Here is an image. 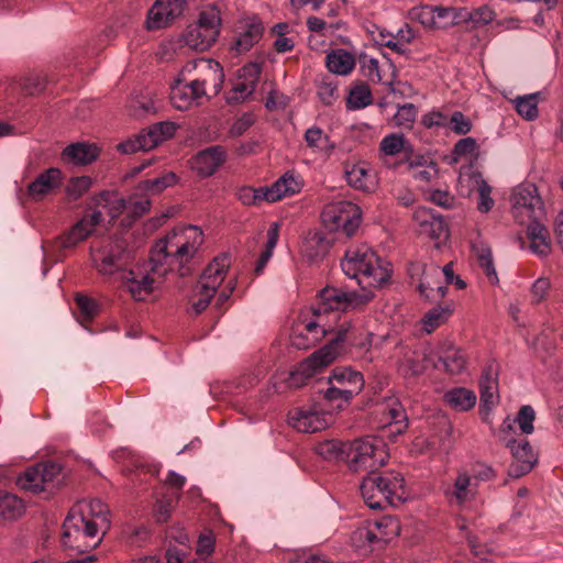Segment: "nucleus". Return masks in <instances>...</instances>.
Listing matches in <instances>:
<instances>
[{"label":"nucleus","mask_w":563,"mask_h":563,"mask_svg":"<svg viewBox=\"0 0 563 563\" xmlns=\"http://www.w3.org/2000/svg\"><path fill=\"white\" fill-rule=\"evenodd\" d=\"M18 485L27 492L37 494L44 492L43 481L40 472V465L27 468L18 477Z\"/></svg>","instance_id":"49530a36"},{"label":"nucleus","mask_w":563,"mask_h":563,"mask_svg":"<svg viewBox=\"0 0 563 563\" xmlns=\"http://www.w3.org/2000/svg\"><path fill=\"white\" fill-rule=\"evenodd\" d=\"M375 534L379 539L382 545H385L400 532L399 521L391 516L383 517L378 520L371 522Z\"/></svg>","instance_id":"58836bf2"},{"label":"nucleus","mask_w":563,"mask_h":563,"mask_svg":"<svg viewBox=\"0 0 563 563\" xmlns=\"http://www.w3.org/2000/svg\"><path fill=\"white\" fill-rule=\"evenodd\" d=\"M89 519L82 509L71 508L64 520L60 537L65 550L85 553L95 549L102 540V528Z\"/></svg>","instance_id":"39448f33"},{"label":"nucleus","mask_w":563,"mask_h":563,"mask_svg":"<svg viewBox=\"0 0 563 563\" xmlns=\"http://www.w3.org/2000/svg\"><path fill=\"white\" fill-rule=\"evenodd\" d=\"M213 98L191 74L185 75V68L180 70L179 77L172 86L170 101L178 110H187L191 107H198Z\"/></svg>","instance_id":"f8f14e48"},{"label":"nucleus","mask_w":563,"mask_h":563,"mask_svg":"<svg viewBox=\"0 0 563 563\" xmlns=\"http://www.w3.org/2000/svg\"><path fill=\"white\" fill-rule=\"evenodd\" d=\"M534 419H536L534 409L529 405H525L519 409L517 417L515 419V422H517L519 424V428L522 433L531 434L534 430V427H533Z\"/></svg>","instance_id":"4d7b16f0"},{"label":"nucleus","mask_w":563,"mask_h":563,"mask_svg":"<svg viewBox=\"0 0 563 563\" xmlns=\"http://www.w3.org/2000/svg\"><path fill=\"white\" fill-rule=\"evenodd\" d=\"M190 547L180 541V545L170 544L165 553L166 563H196L190 558Z\"/></svg>","instance_id":"864d4df0"},{"label":"nucleus","mask_w":563,"mask_h":563,"mask_svg":"<svg viewBox=\"0 0 563 563\" xmlns=\"http://www.w3.org/2000/svg\"><path fill=\"white\" fill-rule=\"evenodd\" d=\"M334 332V336L328 344L313 352L309 357L299 363L297 369L291 373V379L297 376L311 377L317 371L328 366L334 360L346 352L345 345L365 347L368 343L358 341L351 323L343 322L335 331L320 319L302 321L292 331L290 343L297 350L313 347L327 334Z\"/></svg>","instance_id":"f257e3e1"},{"label":"nucleus","mask_w":563,"mask_h":563,"mask_svg":"<svg viewBox=\"0 0 563 563\" xmlns=\"http://www.w3.org/2000/svg\"><path fill=\"white\" fill-rule=\"evenodd\" d=\"M514 103L517 112L526 120H533L538 117L537 95L517 97Z\"/></svg>","instance_id":"8fccbe9b"},{"label":"nucleus","mask_w":563,"mask_h":563,"mask_svg":"<svg viewBox=\"0 0 563 563\" xmlns=\"http://www.w3.org/2000/svg\"><path fill=\"white\" fill-rule=\"evenodd\" d=\"M344 175L347 184L357 190L371 192L376 186L375 176L364 164L346 166Z\"/></svg>","instance_id":"cd10ccee"},{"label":"nucleus","mask_w":563,"mask_h":563,"mask_svg":"<svg viewBox=\"0 0 563 563\" xmlns=\"http://www.w3.org/2000/svg\"><path fill=\"white\" fill-rule=\"evenodd\" d=\"M101 221L102 213L99 210H96L90 214H86L79 221H77L65 234L58 236L56 239V243L60 249L75 247L77 244L89 238Z\"/></svg>","instance_id":"f3484780"},{"label":"nucleus","mask_w":563,"mask_h":563,"mask_svg":"<svg viewBox=\"0 0 563 563\" xmlns=\"http://www.w3.org/2000/svg\"><path fill=\"white\" fill-rule=\"evenodd\" d=\"M330 385V387L323 390V398L331 407L341 410L353 397H347V395L341 393L342 389H338L333 384Z\"/></svg>","instance_id":"bf43d9fd"},{"label":"nucleus","mask_w":563,"mask_h":563,"mask_svg":"<svg viewBox=\"0 0 563 563\" xmlns=\"http://www.w3.org/2000/svg\"><path fill=\"white\" fill-rule=\"evenodd\" d=\"M386 416L388 419L387 428L391 435L402 434L408 428V418L400 404L393 402L388 406Z\"/></svg>","instance_id":"37998d69"},{"label":"nucleus","mask_w":563,"mask_h":563,"mask_svg":"<svg viewBox=\"0 0 563 563\" xmlns=\"http://www.w3.org/2000/svg\"><path fill=\"white\" fill-rule=\"evenodd\" d=\"M367 298L355 291H345L336 287L327 286L319 292V303L313 309L316 318L323 321V317L330 311H345L363 305Z\"/></svg>","instance_id":"4468645a"},{"label":"nucleus","mask_w":563,"mask_h":563,"mask_svg":"<svg viewBox=\"0 0 563 563\" xmlns=\"http://www.w3.org/2000/svg\"><path fill=\"white\" fill-rule=\"evenodd\" d=\"M261 74V66L250 63L239 70V81L232 87L227 97L228 103H240L250 97L255 88Z\"/></svg>","instance_id":"6ab92c4d"},{"label":"nucleus","mask_w":563,"mask_h":563,"mask_svg":"<svg viewBox=\"0 0 563 563\" xmlns=\"http://www.w3.org/2000/svg\"><path fill=\"white\" fill-rule=\"evenodd\" d=\"M334 238L330 233H310L301 245V254L309 262H318L329 253Z\"/></svg>","instance_id":"5701e85b"},{"label":"nucleus","mask_w":563,"mask_h":563,"mask_svg":"<svg viewBox=\"0 0 563 563\" xmlns=\"http://www.w3.org/2000/svg\"><path fill=\"white\" fill-rule=\"evenodd\" d=\"M349 442L328 440L317 446L318 454L327 461H345Z\"/></svg>","instance_id":"c03bdc74"},{"label":"nucleus","mask_w":563,"mask_h":563,"mask_svg":"<svg viewBox=\"0 0 563 563\" xmlns=\"http://www.w3.org/2000/svg\"><path fill=\"white\" fill-rule=\"evenodd\" d=\"M418 114V109L413 103L400 106L394 115L395 124L402 129H411Z\"/></svg>","instance_id":"603ef678"},{"label":"nucleus","mask_w":563,"mask_h":563,"mask_svg":"<svg viewBox=\"0 0 563 563\" xmlns=\"http://www.w3.org/2000/svg\"><path fill=\"white\" fill-rule=\"evenodd\" d=\"M292 427L299 432L314 433L324 430L331 423V416L310 409H297L290 418Z\"/></svg>","instance_id":"4be33fe9"},{"label":"nucleus","mask_w":563,"mask_h":563,"mask_svg":"<svg viewBox=\"0 0 563 563\" xmlns=\"http://www.w3.org/2000/svg\"><path fill=\"white\" fill-rule=\"evenodd\" d=\"M194 299L191 303V309L196 316L200 314L202 311L207 309L210 303V300L213 298L216 291H209V289H202L201 285L197 284L194 290Z\"/></svg>","instance_id":"13d9d810"},{"label":"nucleus","mask_w":563,"mask_h":563,"mask_svg":"<svg viewBox=\"0 0 563 563\" xmlns=\"http://www.w3.org/2000/svg\"><path fill=\"white\" fill-rule=\"evenodd\" d=\"M511 210L520 224L545 219L543 201L533 184H522L515 188L511 195Z\"/></svg>","instance_id":"9d476101"},{"label":"nucleus","mask_w":563,"mask_h":563,"mask_svg":"<svg viewBox=\"0 0 563 563\" xmlns=\"http://www.w3.org/2000/svg\"><path fill=\"white\" fill-rule=\"evenodd\" d=\"M472 251L477 260L478 265L484 269L485 274L493 284L498 283V276L495 269L493 253L490 246L477 238L472 241Z\"/></svg>","instance_id":"473e14b6"},{"label":"nucleus","mask_w":563,"mask_h":563,"mask_svg":"<svg viewBox=\"0 0 563 563\" xmlns=\"http://www.w3.org/2000/svg\"><path fill=\"white\" fill-rule=\"evenodd\" d=\"M229 264V258L227 256H218L213 258V261L202 272L197 284L201 285L202 289L217 291L218 287L224 280Z\"/></svg>","instance_id":"a878e982"},{"label":"nucleus","mask_w":563,"mask_h":563,"mask_svg":"<svg viewBox=\"0 0 563 563\" xmlns=\"http://www.w3.org/2000/svg\"><path fill=\"white\" fill-rule=\"evenodd\" d=\"M75 508L82 509L84 514L89 517V519L97 520L98 526L102 528V534H104L106 530L110 527V519L108 517L109 509L107 505H104L99 499H93L89 503H84Z\"/></svg>","instance_id":"ea45409f"},{"label":"nucleus","mask_w":563,"mask_h":563,"mask_svg":"<svg viewBox=\"0 0 563 563\" xmlns=\"http://www.w3.org/2000/svg\"><path fill=\"white\" fill-rule=\"evenodd\" d=\"M177 181L178 177L174 172H166L158 177L140 181L137 189L152 195H157L166 188L174 186Z\"/></svg>","instance_id":"79ce46f5"},{"label":"nucleus","mask_w":563,"mask_h":563,"mask_svg":"<svg viewBox=\"0 0 563 563\" xmlns=\"http://www.w3.org/2000/svg\"><path fill=\"white\" fill-rule=\"evenodd\" d=\"M434 29H444L454 23L455 14L450 8L433 7Z\"/></svg>","instance_id":"0e129e2a"},{"label":"nucleus","mask_w":563,"mask_h":563,"mask_svg":"<svg viewBox=\"0 0 563 563\" xmlns=\"http://www.w3.org/2000/svg\"><path fill=\"white\" fill-rule=\"evenodd\" d=\"M203 243V233L196 225L178 227L158 240L151 251L150 262L153 273L165 274L178 267L180 275L185 265L197 254Z\"/></svg>","instance_id":"f03ea898"},{"label":"nucleus","mask_w":563,"mask_h":563,"mask_svg":"<svg viewBox=\"0 0 563 563\" xmlns=\"http://www.w3.org/2000/svg\"><path fill=\"white\" fill-rule=\"evenodd\" d=\"M305 141L309 147L314 150H322L328 153L335 147L334 143L330 141L329 136L324 134L323 131L318 126H312L306 131Z\"/></svg>","instance_id":"09e8293b"},{"label":"nucleus","mask_w":563,"mask_h":563,"mask_svg":"<svg viewBox=\"0 0 563 563\" xmlns=\"http://www.w3.org/2000/svg\"><path fill=\"white\" fill-rule=\"evenodd\" d=\"M62 180V172L58 168L51 167L38 174L35 179L27 185L26 196L32 201H41L55 189L59 188Z\"/></svg>","instance_id":"aec40b11"},{"label":"nucleus","mask_w":563,"mask_h":563,"mask_svg":"<svg viewBox=\"0 0 563 563\" xmlns=\"http://www.w3.org/2000/svg\"><path fill=\"white\" fill-rule=\"evenodd\" d=\"M476 494V484L472 483L471 475L466 472H459L453 486L445 490V496L451 503L459 506L472 500Z\"/></svg>","instance_id":"bb28decb"},{"label":"nucleus","mask_w":563,"mask_h":563,"mask_svg":"<svg viewBox=\"0 0 563 563\" xmlns=\"http://www.w3.org/2000/svg\"><path fill=\"white\" fill-rule=\"evenodd\" d=\"M408 151L406 140L401 134H389L380 141V151L385 155H396L401 151Z\"/></svg>","instance_id":"5fc2aeb1"},{"label":"nucleus","mask_w":563,"mask_h":563,"mask_svg":"<svg viewBox=\"0 0 563 563\" xmlns=\"http://www.w3.org/2000/svg\"><path fill=\"white\" fill-rule=\"evenodd\" d=\"M176 132V125L168 121L157 122L142 130L134 139L118 144L117 148L123 154L137 151H150L161 142L170 139Z\"/></svg>","instance_id":"ddd939ff"},{"label":"nucleus","mask_w":563,"mask_h":563,"mask_svg":"<svg viewBox=\"0 0 563 563\" xmlns=\"http://www.w3.org/2000/svg\"><path fill=\"white\" fill-rule=\"evenodd\" d=\"M185 75L191 74L207 92L216 97L222 89L224 73L222 66L207 58H199L188 62L185 66Z\"/></svg>","instance_id":"2eb2a0df"},{"label":"nucleus","mask_w":563,"mask_h":563,"mask_svg":"<svg viewBox=\"0 0 563 563\" xmlns=\"http://www.w3.org/2000/svg\"><path fill=\"white\" fill-rule=\"evenodd\" d=\"M353 541L356 545L361 547L364 544H368L372 549L374 547H383L377 534H375L371 522L367 526L360 527L353 533Z\"/></svg>","instance_id":"6e6d98bb"},{"label":"nucleus","mask_w":563,"mask_h":563,"mask_svg":"<svg viewBox=\"0 0 563 563\" xmlns=\"http://www.w3.org/2000/svg\"><path fill=\"white\" fill-rule=\"evenodd\" d=\"M92 267L102 276H111L124 272L133 260V251L123 239H106L98 245L90 246Z\"/></svg>","instance_id":"423d86ee"},{"label":"nucleus","mask_w":563,"mask_h":563,"mask_svg":"<svg viewBox=\"0 0 563 563\" xmlns=\"http://www.w3.org/2000/svg\"><path fill=\"white\" fill-rule=\"evenodd\" d=\"M63 159L74 165H88L98 157V147L87 143H74L63 151Z\"/></svg>","instance_id":"2f4dec72"},{"label":"nucleus","mask_w":563,"mask_h":563,"mask_svg":"<svg viewBox=\"0 0 563 563\" xmlns=\"http://www.w3.org/2000/svg\"><path fill=\"white\" fill-rule=\"evenodd\" d=\"M453 309L454 305L451 301H448L444 305L433 307L424 314L422 319L423 329L428 333H431L438 327L448 321V319L453 312Z\"/></svg>","instance_id":"4c0bfd02"},{"label":"nucleus","mask_w":563,"mask_h":563,"mask_svg":"<svg viewBox=\"0 0 563 563\" xmlns=\"http://www.w3.org/2000/svg\"><path fill=\"white\" fill-rule=\"evenodd\" d=\"M444 400L455 410L467 411L476 404V395L464 387H455L444 394Z\"/></svg>","instance_id":"e433bc0d"},{"label":"nucleus","mask_w":563,"mask_h":563,"mask_svg":"<svg viewBox=\"0 0 563 563\" xmlns=\"http://www.w3.org/2000/svg\"><path fill=\"white\" fill-rule=\"evenodd\" d=\"M327 67L333 74L345 76L354 69L355 58L344 49L332 51L327 55Z\"/></svg>","instance_id":"c9c22d12"},{"label":"nucleus","mask_w":563,"mask_h":563,"mask_svg":"<svg viewBox=\"0 0 563 563\" xmlns=\"http://www.w3.org/2000/svg\"><path fill=\"white\" fill-rule=\"evenodd\" d=\"M347 383L350 389L341 390L347 397L357 395L364 386V379L360 372L353 371L349 367H338L333 369L332 375L329 377V384Z\"/></svg>","instance_id":"7c9ffc66"},{"label":"nucleus","mask_w":563,"mask_h":563,"mask_svg":"<svg viewBox=\"0 0 563 563\" xmlns=\"http://www.w3.org/2000/svg\"><path fill=\"white\" fill-rule=\"evenodd\" d=\"M24 511L25 505L20 497L0 492V525L19 519Z\"/></svg>","instance_id":"72a5a7b5"},{"label":"nucleus","mask_w":563,"mask_h":563,"mask_svg":"<svg viewBox=\"0 0 563 563\" xmlns=\"http://www.w3.org/2000/svg\"><path fill=\"white\" fill-rule=\"evenodd\" d=\"M433 7L422 5L413 8L410 11V18L412 21H417L426 27L434 29L435 22L433 21Z\"/></svg>","instance_id":"e2e57ef3"},{"label":"nucleus","mask_w":563,"mask_h":563,"mask_svg":"<svg viewBox=\"0 0 563 563\" xmlns=\"http://www.w3.org/2000/svg\"><path fill=\"white\" fill-rule=\"evenodd\" d=\"M285 180L282 178L277 179L272 186L264 187V199L267 202H275L284 197H287V188L285 187Z\"/></svg>","instance_id":"338daca9"},{"label":"nucleus","mask_w":563,"mask_h":563,"mask_svg":"<svg viewBox=\"0 0 563 563\" xmlns=\"http://www.w3.org/2000/svg\"><path fill=\"white\" fill-rule=\"evenodd\" d=\"M492 188L485 181L482 180L478 185V201H477V209L481 212H488L493 206L494 200L490 197Z\"/></svg>","instance_id":"69168bd1"},{"label":"nucleus","mask_w":563,"mask_h":563,"mask_svg":"<svg viewBox=\"0 0 563 563\" xmlns=\"http://www.w3.org/2000/svg\"><path fill=\"white\" fill-rule=\"evenodd\" d=\"M400 369L405 376L421 375L424 369V355L418 352L407 354L400 365Z\"/></svg>","instance_id":"3c124183"},{"label":"nucleus","mask_w":563,"mask_h":563,"mask_svg":"<svg viewBox=\"0 0 563 563\" xmlns=\"http://www.w3.org/2000/svg\"><path fill=\"white\" fill-rule=\"evenodd\" d=\"M439 362L444 366L445 371L452 375L462 373L466 367L464 353L455 346L445 349L439 356Z\"/></svg>","instance_id":"a19ab883"},{"label":"nucleus","mask_w":563,"mask_h":563,"mask_svg":"<svg viewBox=\"0 0 563 563\" xmlns=\"http://www.w3.org/2000/svg\"><path fill=\"white\" fill-rule=\"evenodd\" d=\"M220 11L216 7H209L199 13L196 23L186 29L183 41L189 48L205 52L214 44L220 34Z\"/></svg>","instance_id":"6e6552de"},{"label":"nucleus","mask_w":563,"mask_h":563,"mask_svg":"<svg viewBox=\"0 0 563 563\" xmlns=\"http://www.w3.org/2000/svg\"><path fill=\"white\" fill-rule=\"evenodd\" d=\"M544 220H532L527 223V233L531 241L530 249L533 253L544 256L550 253L549 231L545 228Z\"/></svg>","instance_id":"c756f323"},{"label":"nucleus","mask_w":563,"mask_h":563,"mask_svg":"<svg viewBox=\"0 0 563 563\" xmlns=\"http://www.w3.org/2000/svg\"><path fill=\"white\" fill-rule=\"evenodd\" d=\"M122 282L135 300H143L154 289V278L148 273L130 269L124 272Z\"/></svg>","instance_id":"393cba45"},{"label":"nucleus","mask_w":563,"mask_h":563,"mask_svg":"<svg viewBox=\"0 0 563 563\" xmlns=\"http://www.w3.org/2000/svg\"><path fill=\"white\" fill-rule=\"evenodd\" d=\"M416 218L420 220L421 232L433 240H443L449 236V229L441 216H435L427 209L417 211Z\"/></svg>","instance_id":"c85d7f7f"},{"label":"nucleus","mask_w":563,"mask_h":563,"mask_svg":"<svg viewBox=\"0 0 563 563\" xmlns=\"http://www.w3.org/2000/svg\"><path fill=\"white\" fill-rule=\"evenodd\" d=\"M44 492L52 490L62 482V466L54 462L40 463Z\"/></svg>","instance_id":"de8ad7c7"},{"label":"nucleus","mask_w":563,"mask_h":563,"mask_svg":"<svg viewBox=\"0 0 563 563\" xmlns=\"http://www.w3.org/2000/svg\"><path fill=\"white\" fill-rule=\"evenodd\" d=\"M373 102L372 92L367 85H357L351 89L346 99L349 110H358L369 106Z\"/></svg>","instance_id":"a18cd8bd"},{"label":"nucleus","mask_w":563,"mask_h":563,"mask_svg":"<svg viewBox=\"0 0 563 563\" xmlns=\"http://www.w3.org/2000/svg\"><path fill=\"white\" fill-rule=\"evenodd\" d=\"M185 0H156L147 11L145 29L157 31L170 26L184 12Z\"/></svg>","instance_id":"dca6fc26"},{"label":"nucleus","mask_w":563,"mask_h":563,"mask_svg":"<svg viewBox=\"0 0 563 563\" xmlns=\"http://www.w3.org/2000/svg\"><path fill=\"white\" fill-rule=\"evenodd\" d=\"M448 123L451 124V130L456 134H466L471 131V121L460 111H455Z\"/></svg>","instance_id":"774afa93"},{"label":"nucleus","mask_w":563,"mask_h":563,"mask_svg":"<svg viewBox=\"0 0 563 563\" xmlns=\"http://www.w3.org/2000/svg\"><path fill=\"white\" fill-rule=\"evenodd\" d=\"M408 274L412 280L418 279L417 289L429 302H435L446 295L448 287L440 283L441 269L435 264L411 263Z\"/></svg>","instance_id":"9b49d317"},{"label":"nucleus","mask_w":563,"mask_h":563,"mask_svg":"<svg viewBox=\"0 0 563 563\" xmlns=\"http://www.w3.org/2000/svg\"><path fill=\"white\" fill-rule=\"evenodd\" d=\"M389 266V263L378 258L366 245L349 249L341 262L343 273L349 278L356 279L363 288H378L386 284L391 276Z\"/></svg>","instance_id":"7ed1b4c3"},{"label":"nucleus","mask_w":563,"mask_h":563,"mask_svg":"<svg viewBox=\"0 0 563 563\" xmlns=\"http://www.w3.org/2000/svg\"><path fill=\"white\" fill-rule=\"evenodd\" d=\"M387 457L388 454L379 439L366 437L347 444L346 464L354 473L375 472L386 463Z\"/></svg>","instance_id":"0eeeda50"},{"label":"nucleus","mask_w":563,"mask_h":563,"mask_svg":"<svg viewBox=\"0 0 563 563\" xmlns=\"http://www.w3.org/2000/svg\"><path fill=\"white\" fill-rule=\"evenodd\" d=\"M91 186V178L88 176L74 177L67 185V195L76 200L81 197Z\"/></svg>","instance_id":"680f3d73"},{"label":"nucleus","mask_w":563,"mask_h":563,"mask_svg":"<svg viewBox=\"0 0 563 563\" xmlns=\"http://www.w3.org/2000/svg\"><path fill=\"white\" fill-rule=\"evenodd\" d=\"M478 385L481 394V409L488 413L499 399L497 373L494 371L492 365L487 366L483 371Z\"/></svg>","instance_id":"b1692460"},{"label":"nucleus","mask_w":563,"mask_h":563,"mask_svg":"<svg viewBox=\"0 0 563 563\" xmlns=\"http://www.w3.org/2000/svg\"><path fill=\"white\" fill-rule=\"evenodd\" d=\"M323 227L331 232H340L344 236H352L361 222L360 208L345 200L328 203L321 212Z\"/></svg>","instance_id":"1a4fd4ad"},{"label":"nucleus","mask_w":563,"mask_h":563,"mask_svg":"<svg viewBox=\"0 0 563 563\" xmlns=\"http://www.w3.org/2000/svg\"><path fill=\"white\" fill-rule=\"evenodd\" d=\"M506 444L510 449L514 456V462L510 464L508 470L509 476L519 478L529 473L537 462V457L529 441H517L511 439L508 440Z\"/></svg>","instance_id":"a211bd4d"},{"label":"nucleus","mask_w":563,"mask_h":563,"mask_svg":"<svg viewBox=\"0 0 563 563\" xmlns=\"http://www.w3.org/2000/svg\"><path fill=\"white\" fill-rule=\"evenodd\" d=\"M360 490L368 508L385 509L404 500L405 478L396 471H375L362 479Z\"/></svg>","instance_id":"20e7f679"},{"label":"nucleus","mask_w":563,"mask_h":563,"mask_svg":"<svg viewBox=\"0 0 563 563\" xmlns=\"http://www.w3.org/2000/svg\"><path fill=\"white\" fill-rule=\"evenodd\" d=\"M264 31V25L260 20H253L246 25V29L235 40L233 48L239 53L250 51L255 43H257Z\"/></svg>","instance_id":"f704fd0d"},{"label":"nucleus","mask_w":563,"mask_h":563,"mask_svg":"<svg viewBox=\"0 0 563 563\" xmlns=\"http://www.w3.org/2000/svg\"><path fill=\"white\" fill-rule=\"evenodd\" d=\"M227 158L225 150L220 145H213L200 151L191 161V167L201 177L213 175Z\"/></svg>","instance_id":"412c9836"},{"label":"nucleus","mask_w":563,"mask_h":563,"mask_svg":"<svg viewBox=\"0 0 563 563\" xmlns=\"http://www.w3.org/2000/svg\"><path fill=\"white\" fill-rule=\"evenodd\" d=\"M263 194H265L264 187H260L257 189H254L252 187H242L238 191V199L244 206H255L261 203L262 201H265Z\"/></svg>","instance_id":"052dcab7"}]
</instances>
